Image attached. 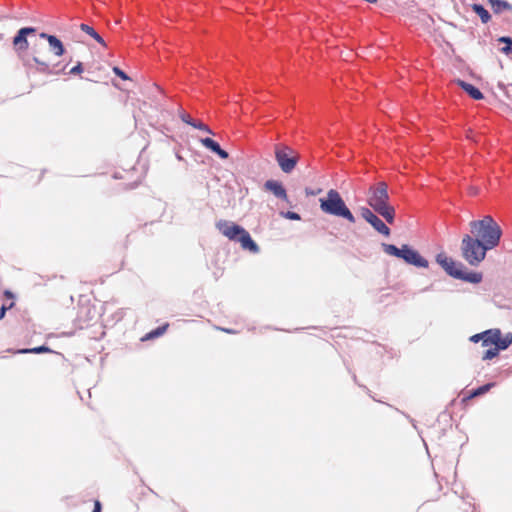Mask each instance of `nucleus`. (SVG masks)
<instances>
[{
	"label": "nucleus",
	"mask_w": 512,
	"mask_h": 512,
	"mask_svg": "<svg viewBox=\"0 0 512 512\" xmlns=\"http://www.w3.org/2000/svg\"><path fill=\"white\" fill-rule=\"evenodd\" d=\"M490 3L492 5L493 10L496 13L501 12L502 10L508 8V4L505 1L502 0H490Z\"/></svg>",
	"instance_id": "c85d7f7f"
},
{
	"label": "nucleus",
	"mask_w": 512,
	"mask_h": 512,
	"mask_svg": "<svg viewBox=\"0 0 512 512\" xmlns=\"http://www.w3.org/2000/svg\"><path fill=\"white\" fill-rule=\"evenodd\" d=\"M435 262L451 278L470 284H480L483 281V273L469 270L461 261L448 256L444 251L435 255Z\"/></svg>",
	"instance_id": "f03ea898"
},
{
	"label": "nucleus",
	"mask_w": 512,
	"mask_h": 512,
	"mask_svg": "<svg viewBox=\"0 0 512 512\" xmlns=\"http://www.w3.org/2000/svg\"><path fill=\"white\" fill-rule=\"evenodd\" d=\"M352 378H353V381H354L356 384H358V382H357V376H356V374H355V373H352Z\"/></svg>",
	"instance_id": "ea45409f"
},
{
	"label": "nucleus",
	"mask_w": 512,
	"mask_h": 512,
	"mask_svg": "<svg viewBox=\"0 0 512 512\" xmlns=\"http://www.w3.org/2000/svg\"><path fill=\"white\" fill-rule=\"evenodd\" d=\"M497 385L496 382L491 381L487 382L483 385H480L476 388L471 389L472 390V396L479 397L482 395H485L487 392H489L492 388H494Z\"/></svg>",
	"instance_id": "b1692460"
},
{
	"label": "nucleus",
	"mask_w": 512,
	"mask_h": 512,
	"mask_svg": "<svg viewBox=\"0 0 512 512\" xmlns=\"http://www.w3.org/2000/svg\"><path fill=\"white\" fill-rule=\"evenodd\" d=\"M512 345V332H508L505 335L502 334L501 330L499 329V336L496 339L495 346L500 351L507 350Z\"/></svg>",
	"instance_id": "5701e85b"
},
{
	"label": "nucleus",
	"mask_w": 512,
	"mask_h": 512,
	"mask_svg": "<svg viewBox=\"0 0 512 512\" xmlns=\"http://www.w3.org/2000/svg\"><path fill=\"white\" fill-rule=\"evenodd\" d=\"M10 352H13L14 354H43V353H53L58 356L63 357V354L60 352H56L53 349H51L48 345L42 344L39 346H35L32 348H20L16 350L9 349Z\"/></svg>",
	"instance_id": "a211bd4d"
},
{
	"label": "nucleus",
	"mask_w": 512,
	"mask_h": 512,
	"mask_svg": "<svg viewBox=\"0 0 512 512\" xmlns=\"http://www.w3.org/2000/svg\"><path fill=\"white\" fill-rule=\"evenodd\" d=\"M176 158H177L179 161H182V160H183L182 156H181L180 154H178V153H176Z\"/></svg>",
	"instance_id": "a19ab883"
},
{
	"label": "nucleus",
	"mask_w": 512,
	"mask_h": 512,
	"mask_svg": "<svg viewBox=\"0 0 512 512\" xmlns=\"http://www.w3.org/2000/svg\"><path fill=\"white\" fill-rule=\"evenodd\" d=\"M469 340L473 343L481 342V344H482L483 343V331L470 336Z\"/></svg>",
	"instance_id": "473e14b6"
},
{
	"label": "nucleus",
	"mask_w": 512,
	"mask_h": 512,
	"mask_svg": "<svg viewBox=\"0 0 512 512\" xmlns=\"http://www.w3.org/2000/svg\"><path fill=\"white\" fill-rule=\"evenodd\" d=\"M499 336V328H490L483 331V347L495 346L496 339Z\"/></svg>",
	"instance_id": "4be33fe9"
},
{
	"label": "nucleus",
	"mask_w": 512,
	"mask_h": 512,
	"mask_svg": "<svg viewBox=\"0 0 512 512\" xmlns=\"http://www.w3.org/2000/svg\"><path fill=\"white\" fill-rule=\"evenodd\" d=\"M263 188L265 191L273 194L276 198L285 201L288 205L292 206L287 190L280 180L268 179L264 182Z\"/></svg>",
	"instance_id": "4468645a"
},
{
	"label": "nucleus",
	"mask_w": 512,
	"mask_h": 512,
	"mask_svg": "<svg viewBox=\"0 0 512 512\" xmlns=\"http://www.w3.org/2000/svg\"><path fill=\"white\" fill-rule=\"evenodd\" d=\"M472 233L489 249L493 250L499 246L503 230L498 222L491 216L485 215L481 219L470 222Z\"/></svg>",
	"instance_id": "7ed1b4c3"
},
{
	"label": "nucleus",
	"mask_w": 512,
	"mask_h": 512,
	"mask_svg": "<svg viewBox=\"0 0 512 512\" xmlns=\"http://www.w3.org/2000/svg\"><path fill=\"white\" fill-rule=\"evenodd\" d=\"M4 295L8 299H10V298L14 299L15 298V294L11 290H8V289L4 291Z\"/></svg>",
	"instance_id": "4c0bfd02"
},
{
	"label": "nucleus",
	"mask_w": 512,
	"mask_h": 512,
	"mask_svg": "<svg viewBox=\"0 0 512 512\" xmlns=\"http://www.w3.org/2000/svg\"><path fill=\"white\" fill-rule=\"evenodd\" d=\"M149 491H150L151 493H153L154 495L158 496V494H157L153 489L149 488Z\"/></svg>",
	"instance_id": "c03bdc74"
},
{
	"label": "nucleus",
	"mask_w": 512,
	"mask_h": 512,
	"mask_svg": "<svg viewBox=\"0 0 512 512\" xmlns=\"http://www.w3.org/2000/svg\"><path fill=\"white\" fill-rule=\"evenodd\" d=\"M358 385H359L361 388H363L364 390L369 391V389L367 388V386H365V385H360V384H358Z\"/></svg>",
	"instance_id": "37998d69"
},
{
	"label": "nucleus",
	"mask_w": 512,
	"mask_h": 512,
	"mask_svg": "<svg viewBox=\"0 0 512 512\" xmlns=\"http://www.w3.org/2000/svg\"><path fill=\"white\" fill-rule=\"evenodd\" d=\"M180 119L183 123L189 125V126H192L193 128L197 129V130H200V131H204L206 133H209V134H213L212 130L204 123L198 121V120H195L193 119L189 114H187L186 112H182L180 113Z\"/></svg>",
	"instance_id": "aec40b11"
},
{
	"label": "nucleus",
	"mask_w": 512,
	"mask_h": 512,
	"mask_svg": "<svg viewBox=\"0 0 512 512\" xmlns=\"http://www.w3.org/2000/svg\"><path fill=\"white\" fill-rule=\"evenodd\" d=\"M275 160L282 172L290 174L298 164L294 150L288 146H275Z\"/></svg>",
	"instance_id": "9d476101"
},
{
	"label": "nucleus",
	"mask_w": 512,
	"mask_h": 512,
	"mask_svg": "<svg viewBox=\"0 0 512 512\" xmlns=\"http://www.w3.org/2000/svg\"><path fill=\"white\" fill-rule=\"evenodd\" d=\"M305 195L307 197H310V196H316V195H319L321 192H322V188H311V187H306L305 188Z\"/></svg>",
	"instance_id": "2f4dec72"
},
{
	"label": "nucleus",
	"mask_w": 512,
	"mask_h": 512,
	"mask_svg": "<svg viewBox=\"0 0 512 512\" xmlns=\"http://www.w3.org/2000/svg\"><path fill=\"white\" fill-rule=\"evenodd\" d=\"M460 249L464 260L473 267H478L485 260L487 253L491 251L479 239L469 234L462 237Z\"/></svg>",
	"instance_id": "0eeeda50"
},
{
	"label": "nucleus",
	"mask_w": 512,
	"mask_h": 512,
	"mask_svg": "<svg viewBox=\"0 0 512 512\" xmlns=\"http://www.w3.org/2000/svg\"><path fill=\"white\" fill-rule=\"evenodd\" d=\"M200 143L211 153L217 155L221 160L229 158V153L223 149L215 139L211 137H204L200 139Z\"/></svg>",
	"instance_id": "f3484780"
},
{
	"label": "nucleus",
	"mask_w": 512,
	"mask_h": 512,
	"mask_svg": "<svg viewBox=\"0 0 512 512\" xmlns=\"http://www.w3.org/2000/svg\"><path fill=\"white\" fill-rule=\"evenodd\" d=\"M79 28L87 36L94 39L99 45V47H91V49L94 51V54L90 60L91 62L103 61V62L117 63V62L121 61L120 59H117L113 55L107 53L108 47H107L106 41L103 39V37H101V35L92 26L87 25V24H81L79 26Z\"/></svg>",
	"instance_id": "6e6552de"
},
{
	"label": "nucleus",
	"mask_w": 512,
	"mask_h": 512,
	"mask_svg": "<svg viewBox=\"0 0 512 512\" xmlns=\"http://www.w3.org/2000/svg\"><path fill=\"white\" fill-rule=\"evenodd\" d=\"M319 205L321 211L327 215L345 219L349 223L356 221L355 216L336 189L328 190L326 196L319 199Z\"/></svg>",
	"instance_id": "423d86ee"
},
{
	"label": "nucleus",
	"mask_w": 512,
	"mask_h": 512,
	"mask_svg": "<svg viewBox=\"0 0 512 512\" xmlns=\"http://www.w3.org/2000/svg\"><path fill=\"white\" fill-rule=\"evenodd\" d=\"M452 84L457 85L461 88L471 99L475 101H480L485 98L482 91L472 83H469L461 78H454L451 81Z\"/></svg>",
	"instance_id": "2eb2a0df"
},
{
	"label": "nucleus",
	"mask_w": 512,
	"mask_h": 512,
	"mask_svg": "<svg viewBox=\"0 0 512 512\" xmlns=\"http://www.w3.org/2000/svg\"><path fill=\"white\" fill-rule=\"evenodd\" d=\"M360 213L362 218L370 224L377 233L384 237H389L391 235V229L371 209L368 207H361Z\"/></svg>",
	"instance_id": "f8f14e48"
},
{
	"label": "nucleus",
	"mask_w": 512,
	"mask_h": 512,
	"mask_svg": "<svg viewBox=\"0 0 512 512\" xmlns=\"http://www.w3.org/2000/svg\"><path fill=\"white\" fill-rule=\"evenodd\" d=\"M86 80H89V81H94L93 79L89 78V77H86L85 78Z\"/></svg>",
	"instance_id": "a18cd8bd"
},
{
	"label": "nucleus",
	"mask_w": 512,
	"mask_h": 512,
	"mask_svg": "<svg viewBox=\"0 0 512 512\" xmlns=\"http://www.w3.org/2000/svg\"><path fill=\"white\" fill-rule=\"evenodd\" d=\"M102 508H103V506H102L101 501L98 499H95L94 506H93V509L91 512H102Z\"/></svg>",
	"instance_id": "f704fd0d"
},
{
	"label": "nucleus",
	"mask_w": 512,
	"mask_h": 512,
	"mask_svg": "<svg viewBox=\"0 0 512 512\" xmlns=\"http://www.w3.org/2000/svg\"><path fill=\"white\" fill-rule=\"evenodd\" d=\"M38 38L44 41L46 45L36 43L33 46L34 61L36 63L43 64L41 57L57 62H75L76 64H82V60L85 58L81 57L78 49L66 44L59 36L55 34H49L46 32H40Z\"/></svg>",
	"instance_id": "f257e3e1"
},
{
	"label": "nucleus",
	"mask_w": 512,
	"mask_h": 512,
	"mask_svg": "<svg viewBox=\"0 0 512 512\" xmlns=\"http://www.w3.org/2000/svg\"><path fill=\"white\" fill-rule=\"evenodd\" d=\"M37 32L35 27L20 28L12 39V50L18 56L26 55L30 46L29 37Z\"/></svg>",
	"instance_id": "9b49d317"
},
{
	"label": "nucleus",
	"mask_w": 512,
	"mask_h": 512,
	"mask_svg": "<svg viewBox=\"0 0 512 512\" xmlns=\"http://www.w3.org/2000/svg\"><path fill=\"white\" fill-rule=\"evenodd\" d=\"M55 66H28V69L25 71V75L30 81V84L28 86V89L26 93H30L34 88L41 86L46 83V80L42 76H48V75H58L61 73L66 74L65 68L67 66H62L59 70H54ZM25 94V92H22L20 94L15 95L13 98L19 97L21 95Z\"/></svg>",
	"instance_id": "1a4fd4ad"
},
{
	"label": "nucleus",
	"mask_w": 512,
	"mask_h": 512,
	"mask_svg": "<svg viewBox=\"0 0 512 512\" xmlns=\"http://www.w3.org/2000/svg\"><path fill=\"white\" fill-rule=\"evenodd\" d=\"M500 44H503L502 47L499 48V50L506 54H512V39L508 37H501L497 40Z\"/></svg>",
	"instance_id": "a878e982"
},
{
	"label": "nucleus",
	"mask_w": 512,
	"mask_h": 512,
	"mask_svg": "<svg viewBox=\"0 0 512 512\" xmlns=\"http://www.w3.org/2000/svg\"><path fill=\"white\" fill-rule=\"evenodd\" d=\"M85 67L86 66H72L71 69L68 71L67 74L69 75H80L82 74L83 72H85Z\"/></svg>",
	"instance_id": "c756f323"
},
{
	"label": "nucleus",
	"mask_w": 512,
	"mask_h": 512,
	"mask_svg": "<svg viewBox=\"0 0 512 512\" xmlns=\"http://www.w3.org/2000/svg\"><path fill=\"white\" fill-rule=\"evenodd\" d=\"M430 289V286L429 287H426L425 289H423V291H427Z\"/></svg>",
	"instance_id": "49530a36"
},
{
	"label": "nucleus",
	"mask_w": 512,
	"mask_h": 512,
	"mask_svg": "<svg viewBox=\"0 0 512 512\" xmlns=\"http://www.w3.org/2000/svg\"><path fill=\"white\" fill-rule=\"evenodd\" d=\"M216 228L230 241L239 243L243 250L253 254L260 252L259 245L252 238L250 233L240 224L221 219L216 222Z\"/></svg>",
	"instance_id": "20e7f679"
},
{
	"label": "nucleus",
	"mask_w": 512,
	"mask_h": 512,
	"mask_svg": "<svg viewBox=\"0 0 512 512\" xmlns=\"http://www.w3.org/2000/svg\"><path fill=\"white\" fill-rule=\"evenodd\" d=\"M370 196L368 199V205L373 209V206L387 205L389 203L388 187L385 182H379L377 188L371 187L369 189Z\"/></svg>",
	"instance_id": "ddd939ff"
},
{
	"label": "nucleus",
	"mask_w": 512,
	"mask_h": 512,
	"mask_svg": "<svg viewBox=\"0 0 512 512\" xmlns=\"http://www.w3.org/2000/svg\"><path fill=\"white\" fill-rule=\"evenodd\" d=\"M508 85H512V82L511 83H508ZM497 86L499 89H501L503 92H504V95L509 98V93L508 91L506 90V87H507V84H505L503 81H498L497 83Z\"/></svg>",
	"instance_id": "72a5a7b5"
},
{
	"label": "nucleus",
	"mask_w": 512,
	"mask_h": 512,
	"mask_svg": "<svg viewBox=\"0 0 512 512\" xmlns=\"http://www.w3.org/2000/svg\"><path fill=\"white\" fill-rule=\"evenodd\" d=\"M111 67L115 75L124 82L123 84H120L116 80H113V86L118 90L129 92L132 89V87L135 86L133 79L124 70H122L120 66Z\"/></svg>",
	"instance_id": "dca6fc26"
},
{
	"label": "nucleus",
	"mask_w": 512,
	"mask_h": 512,
	"mask_svg": "<svg viewBox=\"0 0 512 512\" xmlns=\"http://www.w3.org/2000/svg\"><path fill=\"white\" fill-rule=\"evenodd\" d=\"M221 331L225 332V333H228V334H235L236 333V330L234 329H231V328H219Z\"/></svg>",
	"instance_id": "58836bf2"
},
{
	"label": "nucleus",
	"mask_w": 512,
	"mask_h": 512,
	"mask_svg": "<svg viewBox=\"0 0 512 512\" xmlns=\"http://www.w3.org/2000/svg\"><path fill=\"white\" fill-rule=\"evenodd\" d=\"M384 253L403 261L406 265L418 269H427L429 261L411 244L403 243L400 247L392 243H381Z\"/></svg>",
	"instance_id": "39448f33"
},
{
	"label": "nucleus",
	"mask_w": 512,
	"mask_h": 512,
	"mask_svg": "<svg viewBox=\"0 0 512 512\" xmlns=\"http://www.w3.org/2000/svg\"><path fill=\"white\" fill-rule=\"evenodd\" d=\"M408 420L409 422L413 425V427L415 429H417V425H416V421L408 414H406L405 412H401Z\"/></svg>",
	"instance_id": "e433bc0d"
},
{
	"label": "nucleus",
	"mask_w": 512,
	"mask_h": 512,
	"mask_svg": "<svg viewBox=\"0 0 512 512\" xmlns=\"http://www.w3.org/2000/svg\"><path fill=\"white\" fill-rule=\"evenodd\" d=\"M15 305V302H11L10 304H2L0 307V321L5 317L8 310H10Z\"/></svg>",
	"instance_id": "7c9ffc66"
},
{
	"label": "nucleus",
	"mask_w": 512,
	"mask_h": 512,
	"mask_svg": "<svg viewBox=\"0 0 512 512\" xmlns=\"http://www.w3.org/2000/svg\"><path fill=\"white\" fill-rule=\"evenodd\" d=\"M169 323L168 322H165L153 329H151L149 332H147L142 338H141V341L145 342V341H149V340H154V339H157L159 337H161L162 335H164L166 333V331L168 330L169 328Z\"/></svg>",
	"instance_id": "412c9836"
},
{
	"label": "nucleus",
	"mask_w": 512,
	"mask_h": 512,
	"mask_svg": "<svg viewBox=\"0 0 512 512\" xmlns=\"http://www.w3.org/2000/svg\"><path fill=\"white\" fill-rule=\"evenodd\" d=\"M373 210L381 215L388 224H394L395 208L391 204L373 206Z\"/></svg>",
	"instance_id": "6ab92c4d"
},
{
	"label": "nucleus",
	"mask_w": 512,
	"mask_h": 512,
	"mask_svg": "<svg viewBox=\"0 0 512 512\" xmlns=\"http://www.w3.org/2000/svg\"><path fill=\"white\" fill-rule=\"evenodd\" d=\"M279 215L284 219L292 220V221H300L302 219L301 215L298 212L290 211V210L280 211Z\"/></svg>",
	"instance_id": "cd10ccee"
},
{
	"label": "nucleus",
	"mask_w": 512,
	"mask_h": 512,
	"mask_svg": "<svg viewBox=\"0 0 512 512\" xmlns=\"http://www.w3.org/2000/svg\"><path fill=\"white\" fill-rule=\"evenodd\" d=\"M472 10L480 17L483 23H487L490 20L489 12L479 4H473Z\"/></svg>",
	"instance_id": "393cba45"
},
{
	"label": "nucleus",
	"mask_w": 512,
	"mask_h": 512,
	"mask_svg": "<svg viewBox=\"0 0 512 512\" xmlns=\"http://www.w3.org/2000/svg\"><path fill=\"white\" fill-rule=\"evenodd\" d=\"M475 396H472V390L468 391V393L462 398L461 402L463 404L467 403L468 401L474 399Z\"/></svg>",
	"instance_id": "c9c22d12"
},
{
	"label": "nucleus",
	"mask_w": 512,
	"mask_h": 512,
	"mask_svg": "<svg viewBox=\"0 0 512 512\" xmlns=\"http://www.w3.org/2000/svg\"><path fill=\"white\" fill-rule=\"evenodd\" d=\"M45 172H46V169H43V170H42V173H41V175H40V177H39V181L42 179V177H43V175H44V173H45Z\"/></svg>",
	"instance_id": "79ce46f5"
},
{
	"label": "nucleus",
	"mask_w": 512,
	"mask_h": 512,
	"mask_svg": "<svg viewBox=\"0 0 512 512\" xmlns=\"http://www.w3.org/2000/svg\"><path fill=\"white\" fill-rule=\"evenodd\" d=\"M500 350L496 346H488V349H486L482 354V360L488 361L492 360L499 356Z\"/></svg>",
	"instance_id": "bb28decb"
}]
</instances>
